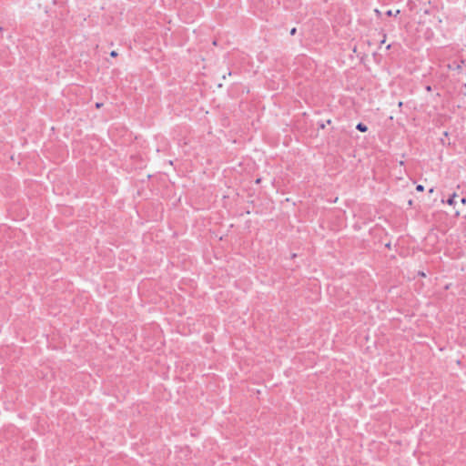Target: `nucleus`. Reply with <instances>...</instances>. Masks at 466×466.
I'll return each instance as SVG.
<instances>
[{
	"label": "nucleus",
	"instance_id": "1",
	"mask_svg": "<svg viewBox=\"0 0 466 466\" xmlns=\"http://www.w3.org/2000/svg\"><path fill=\"white\" fill-rule=\"evenodd\" d=\"M356 129L359 130L360 132L364 133L368 130V127L365 124L360 122V123L357 124Z\"/></svg>",
	"mask_w": 466,
	"mask_h": 466
},
{
	"label": "nucleus",
	"instance_id": "2",
	"mask_svg": "<svg viewBox=\"0 0 466 466\" xmlns=\"http://www.w3.org/2000/svg\"><path fill=\"white\" fill-rule=\"evenodd\" d=\"M457 197V195L454 193L453 195H451L448 199H447V204H449L450 206H452L455 204V198Z\"/></svg>",
	"mask_w": 466,
	"mask_h": 466
},
{
	"label": "nucleus",
	"instance_id": "3",
	"mask_svg": "<svg viewBox=\"0 0 466 466\" xmlns=\"http://www.w3.org/2000/svg\"><path fill=\"white\" fill-rule=\"evenodd\" d=\"M416 190L419 192H422L424 190V187L422 185H418L416 187Z\"/></svg>",
	"mask_w": 466,
	"mask_h": 466
},
{
	"label": "nucleus",
	"instance_id": "4",
	"mask_svg": "<svg viewBox=\"0 0 466 466\" xmlns=\"http://www.w3.org/2000/svg\"><path fill=\"white\" fill-rule=\"evenodd\" d=\"M296 33H297V28H296V27H293V28L290 30V32H289L290 35H296Z\"/></svg>",
	"mask_w": 466,
	"mask_h": 466
},
{
	"label": "nucleus",
	"instance_id": "5",
	"mask_svg": "<svg viewBox=\"0 0 466 466\" xmlns=\"http://www.w3.org/2000/svg\"><path fill=\"white\" fill-rule=\"evenodd\" d=\"M110 56H111L112 57H116V56H117V52H116V51H115V50H113V51H111V52H110Z\"/></svg>",
	"mask_w": 466,
	"mask_h": 466
},
{
	"label": "nucleus",
	"instance_id": "6",
	"mask_svg": "<svg viewBox=\"0 0 466 466\" xmlns=\"http://www.w3.org/2000/svg\"><path fill=\"white\" fill-rule=\"evenodd\" d=\"M386 15H387L388 16H391V15H393V13H392V11H391V10H389V11H387V12H386Z\"/></svg>",
	"mask_w": 466,
	"mask_h": 466
},
{
	"label": "nucleus",
	"instance_id": "7",
	"mask_svg": "<svg viewBox=\"0 0 466 466\" xmlns=\"http://www.w3.org/2000/svg\"><path fill=\"white\" fill-rule=\"evenodd\" d=\"M103 106L102 103H96V107L100 108Z\"/></svg>",
	"mask_w": 466,
	"mask_h": 466
},
{
	"label": "nucleus",
	"instance_id": "8",
	"mask_svg": "<svg viewBox=\"0 0 466 466\" xmlns=\"http://www.w3.org/2000/svg\"><path fill=\"white\" fill-rule=\"evenodd\" d=\"M461 202L462 204H465V203H466V198H461Z\"/></svg>",
	"mask_w": 466,
	"mask_h": 466
},
{
	"label": "nucleus",
	"instance_id": "9",
	"mask_svg": "<svg viewBox=\"0 0 466 466\" xmlns=\"http://www.w3.org/2000/svg\"><path fill=\"white\" fill-rule=\"evenodd\" d=\"M426 90L429 91V92L431 91V86H426Z\"/></svg>",
	"mask_w": 466,
	"mask_h": 466
},
{
	"label": "nucleus",
	"instance_id": "10",
	"mask_svg": "<svg viewBox=\"0 0 466 466\" xmlns=\"http://www.w3.org/2000/svg\"><path fill=\"white\" fill-rule=\"evenodd\" d=\"M398 106H399V107H401L403 106V103L400 101V102H399Z\"/></svg>",
	"mask_w": 466,
	"mask_h": 466
},
{
	"label": "nucleus",
	"instance_id": "11",
	"mask_svg": "<svg viewBox=\"0 0 466 466\" xmlns=\"http://www.w3.org/2000/svg\"><path fill=\"white\" fill-rule=\"evenodd\" d=\"M409 205L411 206L412 205V200H409Z\"/></svg>",
	"mask_w": 466,
	"mask_h": 466
},
{
	"label": "nucleus",
	"instance_id": "12",
	"mask_svg": "<svg viewBox=\"0 0 466 466\" xmlns=\"http://www.w3.org/2000/svg\"><path fill=\"white\" fill-rule=\"evenodd\" d=\"M398 14H400V10H397V11H396L395 15H397Z\"/></svg>",
	"mask_w": 466,
	"mask_h": 466
},
{
	"label": "nucleus",
	"instance_id": "13",
	"mask_svg": "<svg viewBox=\"0 0 466 466\" xmlns=\"http://www.w3.org/2000/svg\"><path fill=\"white\" fill-rule=\"evenodd\" d=\"M385 43V38L383 40H381L380 44H384Z\"/></svg>",
	"mask_w": 466,
	"mask_h": 466
},
{
	"label": "nucleus",
	"instance_id": "14",
	"mask_svg": "<svg viewBox=\"0 0 466 466\" xmlns=\"http://www.w3.org/2000/svg\"><path fill=\"white\" fill-rule=\"evenodd\" d=\"M463 86H464V87L466 88V83H465Z\"/></svg>",
	"mask_w": 466,
	"mask_h": 466
}]
</instances>
